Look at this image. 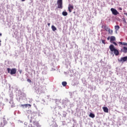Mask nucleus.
<instances>
[{"mask_svg": "<svg viewBox=\"0 0 127 127\" xmlns=\"http://www.w3.org/2000/svg\"><path fill=\"white\" fill-rule=\"evenodd\" d=\"M102 41V43L103 44H106V42H105V40H101Z\"/></svg>", "mask_w": 127, "mask_h": 127, "instance_id": "21", "label": "nucleus"}, {"mask_svg": "<svg viewBox=\"0 0 127 127\" xmlns=\"http://www.w3.org/2000/svg\"><path fill=\"white\" fill-rule=\"evenodd\" d=\"M89 117L90 118H92V119H94V118H95V114H93V113H90L89 114Z\"/></svg>", "mask_w": 127, "mask_h": 127, "instance_id": "17", "label": "nucleus"}, {"mask_svg": "<svg viewBox=\"0 0 127 127\" xmlns=\"http://www.w3.org/2000/svg\"><path fill=\"white\" fill-rule=\"evenodd\" d=\"M68 11H69V12H72V10L74 9V6H73V5L69 4L68 7Z\"/></svg>", "mask_w": 127, "mask_h": 127, "instance_id": "6", "label": "nucleus"}, {"mask_svg": "<svg viewBox=\"0 0 127 127\" xmlns=\"http://www.w3.org/2000/svg\"><path fill=\"white\" fill-rule=\"evenodd\" d=\"M123 21H124V22H127V20L125 18L124 19Z\"/></svg>", "mask_w": 127, "mask_h": 127, "instance_id": "23", "label": "nucleus"}, {"mask_svg": "<svg viewBox=\"0 0 127 127\" xmlns=\"http://www.w3.org/2000/svg\"><path fill=\"white\" fill-rule=\"evenodd\" d=\"M125 14L127 16V13H125Z\"/></svg>", "mask_w": 127, "mask_h": 127, "instance_id": "28", "label": "nucleus"}, {"mask_svg": "<svg viewBox=\"0 0 127 127\" xmlns=\"http://www.w3.org/2000/svg\"><path fill=\"white\" fill-rule=\"evenodd\" d=\"M119 44H121L122 45H124L125 46H127V43L119 42Z\"/></svg>", "mask_w": 127, "mask_h": 127, "instance_id": "13", "label": "nucleus"}, {"mask_svg": "<svg viewBox=\"0 0 127 127\" xmlns=\"http://www.w3.org/2000/svg\"><path fill=\"white\" fill-rule=\"evenodd\" d=\"M121 52H124V53H127V48L126 47H123V49L121 50Z\"/></svg>", "mask_w": 127, "mask_h": 127, "instance_id": "9", "label": "nucleus"}, {"mask_svg": "<svg viewBox=\"0 0 127 127\" xmlns=\"http://www.w3.org/2000/svg\"><path fill=\"white\" fill-rule=\"evenodd\" d=\"M108 32H109V33H110V34H113V30L110 29V28H109V29L108 30Z\"/></svg>", "mask_w": 127, "mask_h": 127, "instance_id": "19", "label": "nucleus"}, {"mask_svg": "<svg viewBox=\"0 0 127 127\" xmlns=\"http://www.w3.org/2000/svg\"><path fill=\"white\" fill-rule=\"evenodd\" d=\"M62 14L64 16H66V15H68V13L66 11H63L62 12Z\"/></svg>", "mask_w": 127, "mask_h": 127, "instance_id": "14", "label": "nucleus"}, {"mask_svg": "<svg viewBox=\"0 0 127 127\" xmlns=\"http://www.w3.org/2000/svg\"><path fill=\"white\" fill-rule=\"evenodd\" d=\"M119 62H126L127 61V57H124L121 58L120 60H118Z\"/></svg>", "mask_w": 127, "mask_h": 127, "instance_id": "7", "label": "nucleus"}, {"mask_svg": "<svg viewBox=\"0 0 127 127\" xmlns=\"http://www.w3.org/2000/svg\"><path fill=\"white\" fill-rule=\"evenodd\" d=\"M2 34L1 33H0V36H1Z\"/></svg>", "mask_w": 127, "mask_h": 127, "instance_id": "30", "label": "nucleus"}, {"mask_svg": "<svg viewBox=\"0 0 127 127\" xmlns=\"http://www.w3.org/2000/svg\"><path fill=\"white\" fill-rule=\"evenodd\" d=\"M120 10H123V8L122 7L119 8Z\"/></svg>", "mask_w": 127, "mask_h": 127, "instance_id": "24", "label": "nucleus"}, {"mask_svg": "<svg viewBox=\"0 0 127 127\" xmlns=\"http://www.w3.org/2000/svg\"><path fill=\"white\" fill-rule=\"evenodd\" d=\"M57 4H58V8H61V9L63 8V0H58Z\"/></svg>", "mask_w": 127, "mask_h": 127, "instance_id": "4", "label": "nucleus"}, {"mask_svg": "<svg viewBox=\"0 0 127 127\" xmlns=\"http://www.w3.org/2000/svg\"><path fill=\"white\" fill-rule=\"evenodd\" d=\"M7 70L8 73H10L11 75H13L14 74L16 73V68H12L10 69V68H8Z\"/></svg>", "mask_w": 127, "mask_h": 127, "instance_id": "3", "label": "nucleus"}, {"mask_svg": "<svg viewBox=\"0 0 127 127\" xmlns=\"http://www.w3.org/2000/svg\"><path fill=\"white\" fill-rule=\"evenodd\" d=\"M1 42V41L0 40V46H1V44L0 43Z\"/></svg>", "mask_w": 127, "mask_h": 127, "instance_id": "27", "label": "nucleus"}, {"mask_svg": "<svg viewBox=\"0 0 127 127\" xmlns=\"http://www.w3.org/2000/svg\"><path fill=\"white\" fill-rule=\"evenodd\" d=\"M111 10L113 14H114V15H118V14H120V13H119V11H118V10H117V9H116L114 8H111Z\"/></svg>", "mask_w": 127, "mask_h": 127, "instance_id": "5", "label": "nucleus"}, {"mask_svg": "<svg viewBox=\"0 0 127 127\" xmlns=\"http://www.w3.org/2000/svg\"><path fill=\"white\" fill-rule=\"evenodd\" d=\"M27 82H29V83H31V80L29 78L27 79Z\"/></svg>", "mask_w": 127, "mask_h": 127, "instance_id": "22", "label": "nucleus"}, {"mask_svg": "<svg viewBox=\"0 0 127 127\" xmlns=\"http://www.w3.org/2000/svg\"><path fill=\"white\" fill-rule=\"evenodd\" d=\"M48 26H50V23H48Z\"/></svg>", "mask_w": 127, "mask_h": 127, "instance_id": "25", "label": "nucleus"}, {"mask_svg": "<svg viewBox=\"0 0 127 127\" xmlns=\"http://www.w3.org/2000/svg\"><path fill=\"white\" fill-rule=\"evenodd\" d=\"M62 85L64 87H66V86H67V82L66 81H63L62 82Z\"/></svg>", "mask_w": 127, "mask_h": 127, "instance_id": "16", "label": "nucleus"}, {"mask_svg": "<svg viewBox=\"0 0 127 127\" xmlns=\"http://www.w3.org/2000/svg\"><path fill=\"white\" fill-rule=\"evenodd\" d=\"M29 127H41L39 123L37 121H34L32 124H29Z\"/></svg>", "mask_w": 127, "mask_h": 127, "instance_id": "2", "label": "nucleus"}, {"mask_svg": "<svg viewBox=\"0 0 127 127\" xmlns=\"http://www.w3.org/2000/svg\"><path fill=\"white\" fill-rule=\"evenodd\" d=\"M102 109L104 113H109V108L107 107H103Z\"/></svg>", "mask_w": 127, "mask_h": 127, "instance_id": "8", "label": "nucleus"}, {"mask_svg": "<svg viewBox=\"0 0 127 127\" xmlns=\"http://www.w3.org/2000/svg\"><path fill=\"white\" fill-rule=\"evenodd\" d=\"M25 0H21V1H25Z\"/></svg>", "mask_w": 127, "mask_h": 127, "instance_id": "29", "label": "nucleus"}, {"mask_svg": "<svg viewBox=\"0 0 127 127\" xmlns=\"http://www.w3.org/2000/svg\"><path fill=\"white\" fill-rule=\"evenodd\" d=\"M115 28L116 30H117V31H118V30H119V29H120V26L116 25L115 26Z\"/></svg>", "mask_w": 127, "mask_h": 127, "instance_id": "18", "label": "nucleus"}, {"mask_svg": "<svg viewBox=\"0 0 127 127\" xmlns=\"http://www.w3.org/2000/svg\"><path fill=\"white\" fill-rule=\"evenodd\" d=\"M109 49L111 52H113L114 54H115L116 56H119L120 52H119L118 49H116V48H115V46L113 45H111L109 46Z\"/></svg>", "mask_w": 127, "mask_h": 127, "instance_id": "1", "label": "nucleus"}, {"mask_svg": "<svg viewBox=\"0 0 127 127\" xmlns=\"http://www.w3.org/2000/svg\"><path fill=\"white\" fill-rule=\"evenodd\" d=\"M21 107H25V108H27V107H31V105L30 104H22L21 105Z\"/></svg>", "mask_w": 127, "mask_h": 127, "instance_id": "11", "label": "nucleus"}, {"mask_svg": "<svg viewBox=\"0 0 127 127\" xmlns=\"http://www.w3.org/2000/svg\"><path fill=\"white\" fill-rule=\"evenodd\" d=\"M107 40H110V37H108L107 38Z\"/></svg>", "mask_w": 127, "mask_h": 127, "instance_id": "26", "label": "nucleus"}, {"mask_svg": "<svg viewBox=\"0 0 127 127\" xmlns=\"http://www.w3.org/2000/svg\"><path fill=\"white\" fill-rule=\"evenodd\" d=\"M110 41H116V37L115 36H111L110 37Z\"/></svg>", "mask_w": 127, "mask_h": 127, "instance_id": "12", "label": "nucleus"}, {"mask_svg": "<svg viewBox=\"0 0 127 127\" xmlns=\"http://www.w3.org/2000/svg\"><path fill=\"white\" fill-rule=\"evenodd\" d=\"M102 28H103V29H105L106 31H108L110 28H109L106 25H103L102 26Z\"/></svg>", "mask_w": 127, "mask_h": 127, "instance_id": "10", "label": "nucleus"}, {"mask_svg": "<svg viewBox=\"0 0 127 127\" xmlns=\"http://www.w3.org/2000/svg\"><path fill=\"white\" fill-rule=\"evenodd\" d=\"M52 29L53 31H55L56 30H57V28L55 27V26L54 25H52Z\"/></svg>", "mask_w": 127, "mask_h": 127, "instance_id": "15", "label": "nucleus"}, {"mask_svg": "<svg viewBox=\"0 0 127 127\" xmlns=\"http://www.w3.org/2000/svg\"><path fill=\"white\" fill-rule=\"evenodd\" d=\"M112 43L113 44H114V45H115V46H118V44H117V43H116V42H113Z\"/></svg>", "mask_w": 127, "mask_h": 127, "instance_id": "20", "label": "nucleus"}]
</instances>
